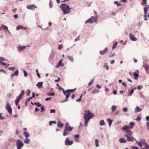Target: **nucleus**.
<instances>
[{
	"label": "nucleus",
	"instance_id": "7",
	"mask_svg": "<svg viewBox=\"0 0 149 149\" xmlns=\"http://www.w3.org/2000/svg\"><path fill=\"white\" fill-rule=\"evenodd\" d=\"M63 93L65 95L66 97L65 100L64 101H63L62 102H64L66 101H68V98L69 96L70 93L69 91H68V90L66 91H64L63 90Z\"/></svg>",
	"mask_w": 149,
	"mask_h": 149
},
{
	"label": "nucleus",
	"instance_id": "27",
	"mask_svg": "<svg viewBox=\"0 0 149 149\" xmlns=\"http://www.w3.org/2000/svg\"><path fill=\"white\" fill-rule=\"evenodd\" d=\"M42 82H39L37 84V86L38 87V88H39L42 86Z\"/></svg>",
	"mask_w": 149,
	"mask_h": 149
},
{
	"label": "nucleus",
	"instance_id": "35",
	"mask_svg": "<svg viewBox=\"0 0 149 149\" xmlns=\"http://www.w3.org/2000/svg\"><path fill=\"white\" fill-rule=\"evenodd\" d=\"M68 58L72 62L73 61V57L71 56H68Z\"/></svg>",
	"mask_w": 149,
	"mask_h": 149
},
{
	"label": "nucleus",
	"instance_id": "17",
	"mask_svg": "<svg viewBox=\"0 0 149 149\" xmlns=\"http://www.w3.org/2000/svg\"><path fill=\"white\" fill-rule=\"evenodd\" d=\"M144 13H146L148 11H149V6L148 5H146L144 8Z\"/></svg>",
	"mask_w": 149,
	"mask_h": 149
},
{
	"label": "nucleus",
	"instance_id": "29",
	"mask_svg": "<svg viewBox=\"0 0 149 149\" xmlns=\"http://www.w3.org/2000/svg\"><path fill=\"white\" fill-rule=\"evenodd\" d=\"M1 27L3 29H5L6 30H7L8 31L7 27L5 25H2L1 26Z\"/></svg>",
	"mask_w": 149,
	"mask_h": 149
},
{
	"label": "nucleus",
	"instance_id": "53",
	"mask_svg": "<svg viewBox=\"0 0 149 149\" xmlns=\"http://www.w3.org/2000/svg\"><path fill=\"white\" fill-rule=\"evenodd\" d=\"M36 72H37V76H38V77L39 78H40V75L38 72V69H37L36 70Z\"/></svg>",
	"mask_w": 149,
	"mask_h": 149
},
{
	"label": "nucleus",
	"instance_id": "25",
	"mask_svg": "<svg viewBox=\"0 0 149 149\" xmlns=\"http://www.w3.org/2000/svg\"><path fill=\"white\" fill-rule=\"evenodd\" d=\"M116 107L115 105H113L111 107V110L112 112H113L116 109Z\"/></svg>",
	"mask_w": 149,
	"mask_h": 149
},
{
	"label": "nucleus",
	"instance_id": "38",
	"mask_svg": "<svg viewBox=\"0 0 149 149\" xmlns=\"http://www.w3.org/2000/svg\"><path fill=\"white\" fill-rule=\"evenodd\" d=\"M52 124H56V122L55 121H50L49 122V125L50 126H51Z\"/></svg>",
	"mask_w": 149,
	"mask_h": 149
},
{
	"label": "nucleus",
	"instance_id": "34",
	"mask_svg": "<svg viewBox=\"0 0 149 149\" xmlns=\"http://www.w3.org/2000/svg\"><path fill=\"white\" fill-rule=\"evenodd\" d=\"M95 145L96 147H97L99 146L98 140L97 139H95Z\"/></svg>",
	"mask_w": 149,
	"mask_h": 149
},
{
	"label": "nucleus",
	"instance_id": "59",
	"mask_svg": "<svg viewBox=\"0 0 149 149\" xmlns=\"http://www.w3.org/2000/svg\"><path fill=\"white\" fill-rule=\"evenodd\" d=\"M96 92L98 93V91L97 90L96 91H93L92 92V93L93 94H95V93Z\"/></svg>",
	"mask_w": 149,
	"mask_h": 149
},
{
	"label": "nucleus",
	"instance_id": "13",
	"mask_svg": "<svg viewBox=\"0 0 149 149\" xmlns=\"http://www.w3.org/2000/svg\"><path fill=\"white\" fill-rule=\"evenodd\" d=\"M62 59H61L59 61L58 64L56 66V68H58L60 66H61L62 67H63L64 66V64L62 63Z\"/></svg>",
	"mask_w": 149,
	"mask_h": 149
},
{
	"label": "nucleus",
	"instance_id": "50",
	"mask_svg": "<svg viewBox=\"0 0 149 149\" xmlns=\"http://www.w3.org/2000/svg\"><path fill=\"white\" fill-rule=\"evenodd\" d=\"M47 95H50L53 96L54 95V92L52 93H48L47 94Z\"/></svg>",
	"mask_w": 149,
	"mask_h": 149
},
{
	"label": "nucleus",
	"instance_id": "12",
	"mask_svg": "<svg viewBox=\"0 0 149 149\" xmlns=\"http://www.w3.org/2000/svg\"><path fill=\"white\" fill-rule=\"evenodd\" d=\"M26 8L29 9H31L32 10H34L35 9L37 8L36 6L34 4L29 5L26 6Z\"/></svg>",
	"mask_w": 149,
	"mask_h": 149
},
{
	"label": "nucleus",
	"instance_id": "64",
	"mask_svg": "<svg viewBox=\"0 0 149 149\" xmlns=\"http://www.w3.org/2000/svg\"><path fill=\"white\" fill-rule=\"evenodd\" d=\"M146 118V120L149 121V116H147Z\"/></svg>",
	"mask_w": 149,
	"mask_h": 149
},
{
	"label": "nucleus",
	"instance_id": "6",
	"mask_svg": "<svg viewBox=\"0 0 149 149\" xmlns=\"http://www.w3.org/2000/svg\"><path fill=\"white\" fill-rule=\"evenodd\" d=\"M131 135H129L127 132H125V136L127 137V140L128 141H133L134 138L131 136Z\"/></svg>",
	"mask_w": 149,
	"mask_h": 149
},
{
	"label": "nucleus",
	"instance_id": "30",
	"mask_svg": "<svg viewBox=\"0 0 149 149\" xmlns=\"http://www.w3.org/2000/svg\"><path fill=\"white\" fill-rule=\"evenodd\" d=\"M141 110L142 109L139 107H136L135 109V111L138 112H140L141 111Z\"/></svg>",
	"mask_w": 149,
	"mask_h": 149
},
{
	"label": "nucleus",
	"instance_id": "60",
	"mask_svg": "<svg viewBox=\"0 0 149 149\" xmlns=\"http://www.w3.org/2000/svg\"><path fill=\"white\" fill-rule=\"evenodd\" d=\"M134 91L133 89L130 92V95H131L133 93Z\"/></svg>",
	"mask_w": 149,
	"mask_h": 149
},
{
	"label": "nucleus",
	"instance_id": "2",
	"mask_svg": "<svg viewBox=\"0 0 149 149\" xmlns=\"http://www.w3.org/2000/svg\"><path fill=\"white\" fill-rule=\"evenodd\" d=\"M60 7L63 11L64 15L70 13L71 8H70L69 7L68 5L65 4H62L60 6Z\"/></svg>",
	"mask_w": 149,
	"mask_h": 149
},
{
	"label": "nucleus",
	"instance_id": "8",
	"mask_svg": "<svg viewBox=\"0 0 149 149\" xmlns=\"http://www.w3.org/2000/svg\"><path fill=\"white\" fill-rule=\"evenodd\" d=\"M96 20V18L94 16H92L90 18L88 19L85 22V23H92L93 22H95Z\"/></svg>",
	"mask_w": 149,
	"mask_h": 149
},
{
	"label": "nucleus",
	"instance_id": "61",
	"mask_svg": "<svg viewBox=\"0 0 149 149\" xmlns=\"http://www.w3.org/2000/svg\"><path fill=\"white\" fill-rule=\"evenodd\" d=\"M51 97L47 98L45 99V100L47 101L49 100H51Z\"/></svg>",
	"mask_w": 149,
	"mask_h": 149
},
{
	"label": "nucleus",
	"instance_id": "33",
	"mask_svg": "<svg viewBox=\"0 0 149 149\" xmlns=\"http://www.w3.org/2000/svg\"><path fill=\"white\" fill-rule=\"evenodd\" d=\"M24 134L26 138H28L29 136V135L28 132H24Z\"/></svg>",
	"mask_w": 149,
	"mask_h": 149
},
{
	"label": "nucleus",
	"instance_id": "4",
	"mask_svg": "<svg viewBox=\"0 0 149 149\" xmlns=\"http://www.w3.org/2000/svg\"><path fill=\"white\" fill-rule=\"evenodd\" d=\"M85 113L84 116V119H88L89 118L90 120V119L92 118L94 116L89 110L86 111V110H85Z\"/></svg>",
	"mask_w": 149,
	"mask_h": 149
},
{
	"label": "nucleus",
	"instance_id": "1",
	"mask_svg": "<svg viewBox=\"0 0 149 149\" xmlns=\"http://www.w3.org/2000/svg\"><path fill=\"white\" fill-rule=\"evenodd\" d=\"M130 125V126L128 125H125L121 128L122 130H125V132H127L129 135H132V132L130 130V129H132L134 126V123L133 122H131Z\"/></svg>",
	"mask_w": 149,
	"mask_h": 149
},
{
	"label": "nucleus",
	"instance_id": "51",
	"mask_svg": "<svg viewBox=\"0 0 149 149\" xmlns=\"http://www.w3.org/2000/svg\"><path fill=\"white\" fill-rule=\"evenodd\" d=\"M41 112H42L43 111H44L45 110L44 107L43 106H42L41 107Z\"/></svg>",
	"mask_w": 149,
	"mask_h": 149
},
{
	"label": "nucleus",
	"instance_id": "32",
	"mask_svg": "<svg viewBox=\"0 0 149 149\" xmlns=\"http://www.w3.org/2000/svg\"><path fill=\"white\" fill-rule=\"evenodd\" d=\"M133 75L134 77V78L136 79V78L138 77L139 74L136 72H134V73Z\"/></svg>",
	"mask_w": 149,
	"mask_h": 149
},
{
	"label": "nucleus",
	"instance_id": "22",
	"mask_svg": "<svg viewBox=\"0 0 149 149\" xmlns=\"http://www.w3.org/2000/svg\"><path fill=\"white\" fill-rule=\"evenodd\" d=\"M107 48H106L104 50L102 51H100V54L102 55H104V54L107 52Z\"/></svg>",
	"mask_w": 149,
	"mask_h": 149
},
{
	"label": "nucleus",
	"instance_id": "16",
	"mask_svg": "<svg viewBox=\"0 0 149 149\" xmlns=\"http://www.w3.org/2000/svg\"><path fill=\"white\" fill-rule=\"evenodd\" d=\"M26 48L25 46H19L18 47V51H22L24 49H25Z\"/></svg>",
	"mask_w": 149,
	"mask_h": 149
},
{
	"label": "nucleus",
	"instance_id": "41",
	"mask_svg": "<svg viewBox=\"0 0 149 149\" xmlns=\"http://www.w3.org/2000/svg\"><path fill=\"white\" fill-rule=\"evenodd\" d=\"M29 141V140L27 138H26L24 140V142L25 143H28Z\"/></svg>",
	"mask_w": 149,
	"mask_h": 149
},
{
	"label": "nucleus",
	"instance_id": "54",
	"mask_svg": "<svg viewBox=\"0 0 149 149\" xmlns=\"http://www.w3.org/2000/svg\"><path fill=\"white\" fill-rule=\"evenodd\" d=\"M80 39V36H78V37H77L76 39H75V40H74V41L75 42H76L78 40H79Z\"/></svg>",
	"mask_w": 149,
	"mask_h": 149
},
{
	"label": "nucleus",
	"instance_id": "3",
	"mask_svg": "<svg viewBox=\"0 0 149 149\" xmlns=\"http://www.w3.org/2000/svg\"><path fill=\"white\" fill-rule=\"evenodd\" d=\"M68 123H66L65 125V128L64 130L63 135L64 136L68 135L73 130V127L69 126Z\"/></svg>",
	"mask_w": 149,
	"mask_h": 149
},
{
	"label": "nucleus",
	"instance_id": "52",
	"mask_svg": "<svg viewBox=\"0 0 149 149\" xmlns=\"http://www.w3.org/2000/svg\"><path fill=\"white\" fill-rule=\"evenodd\" d=\"M63 48V46L62 45H60L58 47V49H61Z\"/></svg>",
	"mask_w": 149,
	"mask_h": 149
},
{
	"label": "nucleus",
	"instance_id": "36",
	"mask_svg": "<svg viewBox=\"0 0 149 149\" xmlns=\"http://www.w3.org/2000/svg\"><path fill=\"white\" fill-rule=\"evenodd\" d=\"M147 0H143L141 4L143 5H146V4Z\"/></svg>",
	"mask_w": 149,
	"mask_h": 149
},
{
	"label": "nucleus",
	"instance_id": "19",
	"mask_svg": "<svg viewBox=\"0 0 149 149\" xmlns=\"http://www.w3.org/2000/svg\"><path fill=\"white\" fill-rule=\"evenodd\" d=\"M148 19H149V12L148 14L147 12H146V13H145L144 19L145 20H146Z\"/></svg>",
	"mask_w": 149,
	"mask_h": 149
},
{
	"label": "nucleus",
	"instance_id": "28",
	"mask_svg": "<svg viewBox=\"0 0 149 149\" xmlns=\"http://www.w3.org/2000/svg\"><path fill=\"white\" fill-rule=\"evenodd\" d=\"M107 120L108 122H109V125L110 126L111 125V124H112V121L110 119L108 118L107 119Z\"/></svg>",
	"mask_w": 149,
	"mask_h": 149
},
{
	"label": "nucleus",
	"instance_id": "18",
	"mask_svg": "<svg viewBox=\"0 0 149 149\" xmlns=\"http://www.w3.org/2000/svg\"><path fill=\"white\" fill-rule=\"evenodd\" d=\"M18 70H17L14 73H12L11 75V77H13L15 76H17L18 74Z\"/></svg>",
	"mask_w": 149,
	"mask_h": 149
},
{
	"label": "nucleus",
	"instance_id": "10",
	"mask_svg": "<svg viewBox=\"0 0 149 149\" xmlns=\"http://www.w3.org/2000/svg\"><path fill=\"white\" fill-rule=\"evenodd\" d=\"M73 143V141H69L68 138H67L65 141V145L67 146H70L72 145Z\"/></svg>",
	"mask_w": 149,
	"mask_h": 149
},
{
	"label": "nucleus",
	"instance_id": "31",
	"mask_svg": "<svg viewBox=\"0 0 149 149\" xmlns=\"http://www.w3.org/2000/svg\"><path fill=\"white\" fill-rule=\"evenodd\" d=\"M143 145L145 146H146L145 148H144V149H149V146L148 145H147V144L146 142H143Z\"/></svg>",
	"mask_w": 149,
	"mask_h": 149
},
{
	"label": "nucleus",
	"instance_id": "45",
	"mask_svg": "<svg viewBox=\"0 0 149 149\" xmlns=\"http://www.w3.org/2000/svg\"><path fill=\"white\" fill-rule=\"evenodd\" d=\"M93 81H93V79H91L88 84V86H91L92 84L93 83Z\"/></svg>",
	"mask_w": 149,
	"mask_h": 149
},
{
	"label": "nucleus",
	"instance_id": "46",
	"mask_svg": "<svg viewBox=\"0 0 149 149\" xmlns=\"http://www.w3.org/2000/svg\"><path fill=\"white\" fill-rule=\"evenodd\" d=\"M24 76L25 77L28 75V73L25 70H24Z\"/></svg>",
	"mask_w": 149,
	"mask_h": 149
},
{
	"label": "nucleus",
	"instance_id": "24",
	"mask_svg": "<svg viewBox=\"0 0 149 149\" xmlns=\"http://www.w3.org/2000/svg\"><path fill=\"white\" fill-rule=\"evenodd\" d=\"M143 66L144 67L145 69L147 71L149 70V66L147 65H143Z\"/></svg>",
	"mask_w": 149,
	"mask_h": 149
},
{
	"label": "nucleus",
	"instance_id": "21",
	"mask_svg": "<svg viewBox=\"0 0 149 149\" xmlns=\"http://www.w3.org/2000/svg\"><path fill=\"white\" fill-rule=\"evenodd\" d=\"M21 97L18 96L16 100L15 101V102L16 105H17L18 103L19 102L20 100L21 99Z\"/></svg>",
	"mask_w": 149,
	"mask_h": 149
},
{
	"label": "nucleus",
	"instance_id": "58",
	"mask_svg": "<svg viewBox=\"0 0 149 149\" xmlns=\"http://www.w3.org/2000/svg\"><path fill=\"white\" fill-rule=\"evenodd\" d=\"M74 137L75 138L79 139V135L78 134H76L74 135Z\"/></svg>",
	"mask_w": 149,
	"mask_h": 149
},
{
	"label": "nucleus",
	"instance_id": "23",
	"mask_svg": "<svg viewBox=\"0 0 149 149\" xmlns=\"http://www.w3.org/2000/svg\"><path fill=\"white\" fill-rule=\"evenodd\" d=\"M63 124L61 121H59L58 122L57 126L58 127L61 128L63 126Z\"/></svg>",
	"mask_w": 149,
	"mask_h": 149
},
{
	"label": "nucleus",
	"instance_id": "62",
	"mask_svg": "<svg viewBox=\"0 0 149 149\" xmlns=\"http://www.w3.org/2000/svg\"><path fill=\"white\" fill-rule=\"evenodd\" d=\"M132 148L133 149H139V148L138 147H134V146H132Z\"/></svg>",
	"mask_w": 149,
	"mask_h": 149
},
{
	"label": "nucleus",
	"instance_id": "39",
	"mask_svg": "<svg viewBox=\"0 0 149 149\" xmlns=\"http://www.w3.org/2000/svg\"><path fill=\"white\" fill-rule=\"evenodd\" d=\"M104 122L103 120H102L100 121V125L101 126L104 125Z\"/></svg>",
	"mask_w": 149,
	"mask_h": 149
},
{
	"label": "nucleus",
	"instance_id": "56",
	"mask_svg": "<svg viewBox=\"0 0 149 149\" xmlns=\"http://www.w3.org/2000/svg\"><path fill=\"white\" fill-rule=\"evenodd\" d=\"M13 17L15 19H17L18 17V15L17 14L15 15H14Z\"/></svg>",
	"mask_w": 149,
	"mask_h": 149
},
{
	"label": "nucleus",
	"instance_id": "20",
	"mask_svg": "<svg viewBox=\"0 0 149 149\" xmlns=\"http://www.w3.org/2000/svg\"><path fill=\"white\" fill-rule=\"evenodd\" d=\"M119 141L121 143H125L127 142L126 140L125 139L122 138H120Z\"/></svg>",
	"mask_w": 149,
	"mask_h": 149
},
{
	"label": "nucleus",
	"instance_id": "26",
	"mask_svg": "<svg viewBox=\"0 0 149 149\" xmlns=\"http://www.w3.org/2000/svg\"><path fill=\"white\" fill-rule=\"evenodd\" d=\"M85 120V123L84 124V126L85 127L87 126L88 125V123L89 122V118L88 119H84Z\"/></svg>",
	"mask_w": 149,
	"mask_h": 149
},
{
	"label": "nucleus",
	"instance_id": "5",
	"mask_svg": "<svg viewBox=\"0 0 149 149\" xmlns=\"http://www.w3.org/2000/svg\"><path fill=\"white\" fill-rule=\"evenodd\" d=\"M24 145L22 141L20 140H17V149H21L23 147Z\"/></svg>",
	"mask_w": 149,
	"mask_h": 149
},
{
	"label": "nucleus",
	"instance_id": "9",
	"mask_svg": "<svg viewBox=\"0 0 149 149\" xmlns=\"http://www.w3.org/2000/svg\"><path fill=\"white\" fill-rule=\"evenodd\" d=\"M6 109L7 110L10 114L11 115L12 114V109L11 106L8 103L7 104Z\"/></svg>",
	"mask_w": 149,
	"mask_h": 149
},
{
	"label": "nucleus",
	"instance_id": "40",
	"mask_svg": "<svg viewBox=\"0 0 149 149\" xmlns=\"http://www.w3.org/2000/svg\"><path fill=\"white\" fill-rule=\"evenodd\" d=\"M15 68L14 67H10L8 68V69L9 70H12L13 71H14V70H15Z\"/></svg>",
	"mask_w": 149,
	"mask_h": 149
},
{
	"label": "nucleus",
	"instance_id": "63",
	"mask_svg": "<svg viewBox=\"0 0 149 149\" xmlns=\"http://www.w3.org/2000/svg\"><path fill=\"white\" fill-rule=\"evenodd\" d=\"M147 127L148 130H149V122H147Z\"/></svg>",
	"mask_w": 149,
	"mask_h": 149
},
{
	"label": "nucleus",
	"instance_id": "57",
	"mask_svg": "<svg viewBox=\"0 0 149 149\" xmlns=\"http://www.w3.org/2000/svg\"><path fill=\"white\" fill-rule=\"evenodd\" d=\"M127 109L126 107H124L123 109V111L124 112H126L127 111Z\"/></svg>",
	"mask_w": 149,
	"mask_h": 149
},
{
	"label": "nucleus",
	"instance_id": "42",
	"mask_svg": "<svg viewBox=\"0 0 149 149\" xmlns=\"http://www.w3.org/2000/svg\"><path fill=\"white\" fill-rule=\"evenodd\" d=\"M82 94H81L79 98L76 100V101L77 102H80L81 100V98L82 96Z\"/></svg>",
	"mask_w": 149,
	"mask_h": 149
},
{
	"label": "nucleus",
	"instance_id": "48",
	"mask_svg": "<svg viewBox=\"0 0 149 149\" xmlns=\"http://www.w3.org/2000/svg\"><path fill=\"white\" fill-rule=\"evenodd\" d=\"M56 112L55 110L54 109H52L50 110V112L51 113H54Z\"/></svg>",
	"mask_w": 149,
	"mask_h": 149
},
{
	"label": "nucleus",
	"instance_id": "11",
	"mask_svg": "<svg viewBox=\"0 0 149 149\" xmlns=\"http://www.w3.org/2000/svg\"><path fill=\"white\" fill-rule=\"evenodd\" d=\"M6 60H4V58L3 57H0V64L6 66V67H8L9 65V64H7L5 63L4 62H2V61H5Z\"/></svg>",
	"mask_w": 149,
	"mask_h": 149
},
{
	"label": "nucleus",
	"instance_id": "43",
	"mask_svg": "<svg viewBox=\"0 0 149 149\" xmlns=\"http://www.w3.org/2000/svg\"><path fill=\"white\" fill-rule=\"evenodd\" d=\"M76 88H75V89H71V90H68V91H69L70 93L71 92H74L76 90Z\"/></svg>",
	"mask_w": 149,
	"mask_h": 149
},
{
	"label": "nucleus",
	"instance_id": "37",
	"mask_svg": "<svg viewBox=\"0 0 149 149\" xmlns=\"http://www.w3.org/2000/svg\"><path fill=\"white\" fill-rule=\"evenodd\" d=\"M31 92V91L29 89H27L26 92L27 95V96H29V95L30 93Z\"/></svg>",
	"mask_w": 149,
	"mask_h": 149
},
{
	"label": "nucleus",
	"instance_id": "44",
	"mask_svg": "<svg viewBox=\"0 0 149 149\" xmlns=\"http://www.w3.org/2000/svg\"><path fill=\"white\" fill-rule=\"evenodd\" d=\"M136 142L138 145L140 147H141L142 146V143L141 142H137L136 141Z\"/></svg>",
	"mask_w": 149,
	"mask_h": 149
},
{
	"label": "nucleus",
	"instance_id": "47",
	"mask_svg": "<svg viewBox=\"0 0 149 149\" xmlns=\"http://www.w3.org/2000/svg\"><path fill=\"white\" fill-rule=\"evenodd\" d=\"M117 45V42H115V43L113 45V46L112 47L113 49H114L116 47Z\"/></svg>",
	"mask_w": 149,
	"mask_h": 149
},
{
	"label": "nucleus",
	"instance_id": "49",
	"mask_svg": "<svg viewBox=\"0 0 149 149\" xmlns=\"http://www.w3.org/2000/svg\"><path fill=\"white\" fill-rule=\"evenodd\" d=\"M141 117L140 116L138 117L136 119V120L137 121H140L141 120Z\"/></svg>",
	"mask_w": 149,
	"mask_h": 149
},
{
	"label": "nucleus",
	"instance_id": "55",
	"mask_svg": "<svg viewBox=\"0 0 149 149\" xmlns=\"http://www.w3.org/2000/svg\"><path fill=\"white\" fill-rule=\"evenodd\" d=\"M104 67H105L106 68L107 70H108L109 69V67L108 66L106 65V64L105 63V65L104 66Z\"/></svg>",
	"mask_w": 149,
	"mask_h": 149
},
{
	"label": "nucleus",
	"instance_id": "15",
	"mask_svg": "<svg viewBox=\"0 0 149 149\" xmlns=\"http://www.w3.org/2000/svg\"><path fill=\"white\" fill-rule=\"evenodd\" d=\"M130 38L133 41H135L137 40V39L134 37V36L132 35L131 33L129 35Z\"/></svg>",
	"mask_w": 149,
	"mask_h": 149
},
{
	"label": "nucleus",
	"instance_id": "14",
	"mask_svg": "<svg viewBox=\"0 0 149 149\" xmlns=\"http://www.w3.org/2000/svg\"><path fill=\"white\" fill-rule=\"evenodd\" d=\"M20 29L26 30L27 29V28L26 27L20 25L17 26V27L16 29L17 30H19Z\"/></svg>",
	"mask_w": 149,
	"mask_h": 149
}]
</instances>
